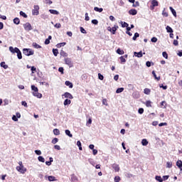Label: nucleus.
I'll return each mask as SVG.
<instances>
[{
	"instance_id": "nucleus-58",
	"label": "nucleus",
	"mask_w": 182,
	"mask_h": 182,
	"mask_svg": "<svg viewBox=\"0 0 182 182\" xmlns=\"http://www.w3.org/2000/svg\"><path fill=\"white\" fill-rule=\"evenodd\" d=\"M98 79H100V80H103V79H105V77L101 73H98Z\"/></svg>"
},
{
	"instance_id": "nucleus-36",
	"label": "nucleus",
	"mask_w": 182,
	"mask_h": 182,
	"mask_svg": "<svg viewBox=\"0 0 182 182\" xmlns=\"http://www.w3.org/2000/svg\"><path fill=\"white\" fill-rule=\"evenodd\" d=\"M171 167H173V162L171 161L166 162V168H171Z\"/></svg>"
},
{
	"instance_id": "nucleus-16",
	"label": "nucleus",
	"mask_w": 182,
	"mask_h": 182,
	"mask_svg": "<svg viewBox=\"0 0 182 182\" xmlns=\"http://www.w3.org/2000/svg\"><path fill=\"white\" fill-rule=\"evenodd\" d=\"M13 22L14 23H15V25H19V23H21V20L19 19V18L16 17L14 18Z\"/></svg>"
},
{
	"instance_id": "nucleus-37",
	"label": "nucleus",
	"mask_w": 182,
	"mask_h": 182,
	"mask_svg": "<svg viewBox=\"0 0 182 182\" xmlns=\"http://www.w3.org/2000/svg\"><path fill=\"white\" fill-rule=\"evenodd\" d=\"M155 179L156 180V181L163 182V178H161V176H156Z\"/></svg>"
},
{
	"instance_id": "nucleus-4",
	"label": "nucleus",
	"mask_w": 182,
	"mask_h": 182,
	"mask_svg": "<svg viewBox=\"0 0 182 182\" xmlns=\"http://www.w3.org/2000/svg\"><path fill=\"white\" fill-rule=\"evenodd\" d=\"M117 29H119V26L116 25H114L112 28L110 26L107 27V31L111 32L112 35H116V31H117Z\"/></svg>"
},
{
	"instance_id": "nucleus-35",
	"label": "nucleus",
	"mask_w": 182,
	"mask_h": 182,
	"mask_svg": "<svg viewBox=\"0 0 182 182\" xmlns=\"http://www.w3.org/2000/svg\"><path fill=\"white\" fill-rule=\"evenodd\" d=\"M53 133L55 136H59V134H60V131H59L58 129H54Z\"/></svg>"
},
{
	"instance_id": "nucleus-6",
	"label": "nucleus",
	"mask_w": 182,
	"mask_h": 182,
	"mask_svg": "<svg viewBox=\"0 0 182 182\" xmlns=\"http://www.w3.org/2000/svg\"><path fill=\"white\" fill-rule=\"evenodd\" d=\"M16 168L17 171H19V173H21V174H25V172L27 171L26 168H25L23 165L16 166Z\"/></svg>"
},
{
	"instance_id": "nucleus-15",
	"label": "nucleus",
	"mask_w": 182,
	"mask_h": 182,
	"mask_svg": "<svg viewBox=\"0 0 182 182\" xmlns=\"http://www.w3.org/2000/svg\"><path fill=\"white\" fill-rule=\"evenodd\" d=\"M169 9L172 14V15H173V16H175V18H177V12L176 11V10L174 9H173V7L170 6Z\"/></svg>"
},
{
	"instance_id": "nucleus-9",
	"label": "nucleus",
	"mask_w": 182,
	"mask_h": 182,
	"mask_svg": "<svg viewBox=\"0 0 182 182\" xmlns=\"http://www.w3.org/2000/svg\"><path fill=\"white\" fill-rule=\"evenodd\" d=\"M33 8L34 9L32 10V15H39V6H34Z\"/></svg>"
},
{
	"instance_id": "nucleus-46",
	"label": "nucleus",
	"mask_w": 182,
	"mask_h": 182,
	"mask_svg": "<svg viewBox=\"0 0 182 182\" xmlns=\"http://www.w3.org/2000/svg\"><path fill=\"white\" fill-rule=\"evenodd\" d=\"M124 90V87L117 88L116 90V93H122V92H123Z\"/></svg>"
},
{
	"instance_id": "nucleus-25",
	"label": "nucleus",
	"mask_w": 182,
	"mask_h": 182,
	"mask_svg": "<svg viewBox=\"0 0 182 182\" xmlns=\"http://www.w3.org/2000/svg\"><path fill=\"white\" fill-rule=\"evenodd\" d=\"M32 46L33 48H35V49H41V48H42V46H39V44L36 43H33Z\"/></svg>"
},
{
	"instance_id": "nucleus-49",
	"label": "nucleus",
	"mask_w": 182,
	"mask_h": 182,
	"mask_svg": "<svg viewBox=\"0 0 182 182\" xmlns=\"http://www.w3.org/2000/svg\"><path fill=\"white\" fill-rule=\"evenodd\" d=\"M128 90H133L134 89V85L133 84H128Z\"/></svg>"
},
{
	"instance_id": "nucleus-22",
	"label": "nucleus",
	"mask_w": 182,
	"mask_h": 182,
	"mask_svg": "<svg viewBox=\"0 0 182 182\" xmlns=\"http://www.w3.org/2000/svg\"><path fill=\"white\" fill-rule=\"evenodd\" d=\"M50 14H52L53 15H59V11L53 9L49 10Z\"/></svg>"
},
{
	"instance_id": "nucleus-53",
	"label": "nucleus",
	"mask_w": 182,
	"mask_h": 182,
	"mask_svg": "<svg viewBox=\"0 0 182 182\" xmlns=\"http://www.w3.org/2000/svg\"><path fill=\"white\" fill-rule=\"evenodd\" d=\"M58 141H59V139H58V138H54L53 139H52L51 143H52L53 144H56V143H58Z\"/></svg>"
},
{
	"instance_id": "nucleus-17",
	"label": "nucleus",
	"mask_w": 182,
	"mask_h": 182,
	"mask_svg": "<svg viewBox=\"0 0 182 182\" xmlns=\"http://www.w3.org/2000/svg\"><path fill=\"white\" fill-rule=\"evenodd\" d=\"M65 86H68L70 89H72L73 87V83L70 82V81H65Z\"/></svg>"
},
{
	"instance_id": "nucleus-43",
	"label": "nucleus",
	"mask_w": 182,
	"mask_h": 182,
	"mask_svg": "<svg viewBox=\"0 0 182 182\" xmlns=\"http://www.w3.org/2000/svg\"><path fill=\"white\" fill-rule=\"evenodd\" d=\"M77 146L79 147V150L82 151V142H80V141H77Z\"/></svg>"
},
{
	"instance_id": "nucleus-41",
	"label": "nucleus",
	"mask_w": 182,
	"mask_h": 182,
	"mask_svg": "<svg viewBox=\"0 0 182 182\" xmlns=\"http://www.w3.org/2000/svg\"><path fill=\"white\" fill-rule=\"evenodd\" d=\"M150 92H151V91L150 89H149V88H145V89L144 90V93L145 95H150Z\"/></svg>"
},
{
	"instance_id": "nucleus-50",
	"label": "nucleus",
	"mask_w": 182,
	"mask_h": 182,
	"mask_svg": "<svg viewBox=\"0 0 182 182\" xmlns=\"http://www.w3.org/2000/svg\"><path fill=\"white\" fill-rule=\"evenodd\" d=\"M126 177H127V178H132V177H134V174H132L130 173H127L125 174Z\"/></svg>"
},
{
	"instance_id": "nucleus-55",
	"label": "nucleus",
	"mask_w": 182,
	"mask_h": 182,
	"mask_svg": "<svg viewBox=\"0 0 182 182\" xmlns=\"http://www.w3.org/2000/svg\"><path fill=\"white\" fill-rule=\"evenodd\" d=\"M80 31L81 33H87V32H86V30L83 27H80Z\"/></svg>"
},
{
	"instance_id": "nucleus-26",
	"label": "nucleus",
	"mask_w": 182,
	"mask_h": 182,
	"mask_svg": "<svg viewBox=\"0 0 182 182\" xmlns=\"http://www.w3.org/2000/svg\"><path fill=\"white\" fill-rule=\"evenodd\" d=\"M1 68H3L4 69H8V65L5 64V62L3 61L0 63Z\"/></svg>"
},
{
	"instance_id": "nucleus-3",
	"label": "nucleus",
	"mask_w": 182,
	"mask_h": 182,
	"mask_svg": "<svg viewBox=\"0 0 182 182\" xmlns=\"http://www.w3.org/2000/svg\"><path fill=\"white\" fill-rule=\"evenodd\" d=\"M23 53L26 56H32V55H33V53H35V51H33V50H32L31 48H23Z\"/></svg>"
},
{
	"instance_id": "nucleus-12",
	"label": "nucleus",
	"mask_w": 182,
	"mask_h": 182,
	"mask_svg": "<svg viewBox=\"0 0 182 182\" xmlns=\"http://www.w3.org/2000/svg\"><path fill=\"white\" fill-rule=\"evenodd\" d=\"M45 178H48V181H58V179H56V177L53 176H46Z\"/></svg>"
},
{
	"instance_id": "nucleus-48",
	"label": "nucleus",
	"mask_w": 182,
	"mask_h": 182,
	"mask_svg": "<svg viewBox=\"0 0 182 182\" xmlns=\"http://www.w3.org/2000/svg\"><path fill=\"white\" fill-rule=\"evenodd\" d=\"M162 56H163L164 58H165V59H168V54H167V52H166V51H164V52L162 53Z\"/></svg>"
},
{
	"instance_id": "nucleus-30",
	"label": "nucleus",
	"mask_w": 182,
	"mask_h": 182,
	"mask_svg": "<svg viewBox=\"0 0 182 182\" xmlns=\"http://www.w3.org/2000/svg\"><path fill=\"white\" fill-rule=\"evenodd\" d=\"M53 53L54 56H58V55H59V50H58V48H53Z\"/></svg>"
},
{
	"instance_id": "nucleus-42",
	"label": "nucleus",
	"mask_w": 182,
	"mask_h": 182,
	"mask_svg": "<svg viewBox=\"0 0 182 182\" xmlns=\"http://www.w3.org/2000/svg\"><path fill=\"white\" fill-rule=\"evenodd\" d=\"M20 16H23V18H28V15L22 11H20Z\"/></svg>"
},
{
	"instance_id": "nucleus-38",
	"label": "nucleus",
	"mask_w": 182,
	"mask_h": 182,
	"mask_svg": "<svg viewBox=\"0 0 182 182\" xmlns=\"http://www.w3.org/2000/svg\"><path fill=\"white\" fill-rule=\"evenodd\" d=\"M38 161H40L41 163H45V158H43V156H39L38 157Z\"/></svg>"
},
{
	"instance_id": "nucleus-52",
	"label": "nucleus",
	"mask_w": 182,
	"mask_h": 182,
	"mask_svg": "<svg viewBox=\"0 0 182 182\" xmlns=\"http://www.w3.org/2000/svg\"><path fill=\"white\" fill-rule=\"evenodd\" d=\"M120 180H122V178H120V176H115L114 178V182H120Z\"/></svg>"
},
{
	"instance_id": "nucleus-39",
	"label": "nucleus",
	"mask_w": 182,
	"mask_h": 182,
	"mask_svg": "<svg viewBox=\"0 0 182 182\" xmlns=\"http://www.w3.org/2000/svg\"><path fill=\"white\" fill-rule=\"evenodd\" d=\"M139 36H140V34L139 33H135L132 38L133 41H137V38H139Z\"/></svg>"
},
{
	"instance_id": "nucleus-2",
	"label": "nucleus",
	"mask_w": 182,
	"mask_h": 182,
	"mask_svg": "<svg viewBox=\"0 0 182 182\" xmlns=\"http://www.w3.org/2000/svg\"><path fill=\"white\" fill-rule=\"evenodd\" d=\"M31 90H33V96L38 97V99H42V94L39 92L38 87L31 85Z\"/></svg>"
},
{
	"instance_id": "nucleus-44",
	"label": "nucleus",
	"mask_w": 182,
	"mask_h": 182,
	"mask_svg": "<svg viewBox=\"0 0 182 182\" xmlns=\"http://www.w3.org/2000/svg\"><path fill=\"white\" fill-rule=\"evenodd\" d=\"M65 69L63 68V67H60L58 68V72H60V73H61V75H64L65 72H64Z\"/></svg>"
},
{
	"instance_id": "nucleus-19",
	"label": "nucleus",
	"mask_w": 182,
	"mask_h": 182,
	"mask_svg": "<svg viewBox=\"0 0 182 182\" xmlns=\"http://www.w3.org/2000/svg\"><path fill=\"white\" fill-rule=\"evenodd\" d=\"M132 96L134 99H139V97H140V94L139 92L136 91L132 94Z\"/></svg>"
},
{
	"instance_id": "nucleus-21",
	"label": "nucleus",
	"mask_w": 182,
	"mask_h": 182,
	"mask_svg": "<svg viewBox=\"0 0 182 182\" xmlns=\"http://www.w3.org/2000/svg\"><path fill=\"white\" fill-rule=\"evenodd\" d=\"M176 166H177V167H178V168L181 169V170H182V161H181V160L177 161V162H176Z\"/></svg>"
},
{
	"instance_id": "nucleus-18",
	"label": "nucleus",
	"mask_w": 182,
	"mask_h": 182,
	"mask_svg": "<svg viewBox=\"0 0 182 182\" xmlns=\"http://www.w3.org/2000/svg\"><path fill=\"white\" fill-rule=\"evenodd\" d=\"M70 103H72V101L67 98L65 100L63 105H64V106H69V105H70Z\"/></svg>"
},
{
	"instance_id": "nucleus-7",
	"label": "nucleus",
	"mask_w": 182,
	"mask_h": 182,
	"mask_svg": "<svg viewBox=\"0 0 182 182\" xmlns=\"http://www.w3.org/2000/svg\"><path fill=\"white\" fill-rule=\"evenodd\" d=\"M23 28L25 29V31H26L27 32H29V31H32V25H31V23L27 22L26 23L23 24Z\"/></svg>"
},
{
	"instance_id": "nucleus-20",
	"label": "nucleus",
	"mask_w": 182,
	"mask_h": 182,
	"mask_svg": "<svg viewBox=\"0 0 182 182\" xmlns=\"http://www.w3.org/2000/svg\"><path fill=\"white\" fill-rule=\"evenodd\" d=\"M71 181L72 182H77V176L75 174L71 175Z\"/></svg>"
},
{
	"instance_id": "nucleus-24",
	"label": "nucleus",
	"mask_w": 182,
	"mask_h": 182,
	"mask_svg": "<svg viewBox=\"0 0 182 182\" xmlns=\"http://www.w3.org/2000/svg\"><path fill=\"white\" fill-rule=\"evenodd\" d=\"M60 56H63V58H68V53L65 51H63V50H61V51L60 52Z\"/></svg>"
},
{
	"instance_id": "nucleus-28",
	"label": "nucleus",
	"mask_w": 182,
	"mask_h": 182,
	"mask_svg": "<svg viewBox=\"0 0 182 182\" xmlns=\"http://www.w3.org/2000/svg\"><path fill=\"white\" fill-rule=\"evenodd\" d=\"M65 134H66L67 136H68V137H73V135L70 133V130L66 129V130L65 131Z\"/></svg>"
},
{
	"instance_id": "nucleus-34",
	"label": "nucleus",
	"mask_w": 182,
	"mask_h": 182,
	"mask_svg": "<svg viewBox=\"0 0 182 182\" xmlns=\"http://www.w3.org/2000/svg\"><path fill=\"white\" fill-rule=\"evenodd\" d=\"M94 11H95V12H100V13L103 12V8L95 7Z\"/></svg>"
},
{
	"instance_id": "nucleus-57",
	"label": "nucleus",
	"mask_w": 182,
	"mask_h": 182,
	"mask_svg": "<svg viewBox=\"0 0 182 182\" xmlns=\"http://www.w3.org/2000/svg\"><path fill=\"white\" fill-rule=\"evenodd\" d=\"M91 22L93 25H97V23H99V21H97V19H93Z\"/></svg>"
},
{
	"instance_id": "nucleus-60",
	"label": "nucleus",
	"mask_w": 182,
	"mask_h": 182,
	"mask_svg": "<svg viewBox=\"0 0 182 182\" xmlns=\"http://www.w3.org/2000/svg\"><path fill=\"white\" fill-rule=\"evenodd\" d=\"M48 18H49V16H48V14H42L41 15L42 19H48Z\"/></svg>"
},
{
	"instance_id": "nucleus-32",
	"label": "nucleus",
	"mask_w": 182,
	"mask_h": 182,
	"mask_svg": "<svg viewBox=\"0 0 182 182\" xmlns=\"http://www.w3.org/2000/svg\"><path fill=\"white\" fill-rule=\"evenodd\" d=\"M154 65V63L151 62V61H146V66H147V68H151Z\"/></svg>"
},
{
	"instance_id": "nucleus-51",
	"label": "nucleus",
	"mask_w": 182,
	"mask_h": 182,
	"mask_svg": "<svg viewBox=\"0 0 182 182\" xmlns=\"http://www.w3.org/2000/svg\"><path fill=\"white\" fill-rule=\"evenodd\" d=\"M132 6L134 8H137V6H140V3L139 1H136V2L133 3Z\"/></svg>"
},
{
	"instance_id": "nucleus-13",
	"label": "nucleus",
	"mask_w": 182,
	"mask_h": 182,
	"mask_svg": "<svg viewBox=\"0 0 182 182\" xmlns=\"http://www.w3.org/2000/svg\"><path fill=\"white\" fill-rule=\"evenodd\" d=\"M129 15H132L133 16H134V15H137V10L132 9L129 11Z\"/></svg>"
},
{
	"instance_id": "nucleus-62",
	"label": "nucleus",
	"mask_w": 182,
	"mask_h": 182,
	"mask_svg": "<svg viewBox=\"0 0 182 182\" xmlns=\"http://www.w3.org/2000/svg\"><path fill=\"white\" fill-rule=\"evenodd\" d=\"M21 105L24 106V107H28V103H26V101H22Z\"/></svg>"
},
{
	"instance_id": "nucleus-10",
	"label": "nucleus",
	"mask_w": 182,
	"mask_h": 182,
	"mask_svg": "<svg viewBox=\"0 0 182 182\" xmlns=\"http://www.w3.org/2000/svg\"><path fill=\"white\" fill-rule=\"evenodd\" d=\"M63 96H64V97H65V99H70V100L73 99V95H72V94H70V92H66L62 95L63 97Z\"/></svg>"
},
{
	"instance_id": "nucleus-64",
	"label": "nucleus",
	"mask_w": 182,
	"mask_h": 182,
	"mask_svg": "<svg viewBox=\"0 0 182 182\" xmlns=\"http://www.w3.org/2000/svg\"><path fill=\"white\" fill-rule=\"evenodd\" d=\"M177 55H178V56L181 58V56H182V50H178Z\"/></svg>"
},
{
	"instance_id": "nucleus-5",
	"label": "nucleus",
	"mask_w": 182,
	"mask_h": 182,
	"mask_svg": "<svg viewBox=\"0 0 182 182\" xmlns=\"http://www.w3.org/2000/svg\"><path fill=\"white\" fill-rule=\"evenodd\" d=\"M64 62L65 65H68V66H69V68H73V61L72 60V58H66L64 59Z\"/></svg>"
},
{
	"instance_id": "nucleus-61",
	"label": "nucleus",
	"mask_w": 182,
	"mask_h": 182,
	"mask_svg": "<svg viewBox=\"0 0 182 182\" xmlns=\"http://www.w3.org/2000/svg\"><path fill=\"white\" fill-rule=\"evenodd\" d=\"M162 15L163 16H165V18H167V16H168V13L166 12V11H162Z\"/></svg>"
},
{
	"instance_id": "nucleus-27",
	"label": "nucleus",
	"mask_w": 182,
	"mask_h": 182,
	"mask_svg": "<svg viewBox=\"0 0 182 182\" xmlns=\"http://www.w3.org/2000/svg\"><path fill=\"white\" fill-rule=\"evenodd\" d=\"M161 107L166 109L167 107V102H166V101H162L161 102Z\"/></svg>"
},
{
	"instance_id": "nucleus-23",
	"label": "nucleus",
	"mask_w": 182,
	"mask_h": 182,
	"mask_svg": "<svg viewBox=\"0 0 182 182\" xmlns=\"http://www.w3.org/2000/svg\"><path fill=\"white\" fill-rule=\"evenodd\" d=\"M166 31L168 32V33H173V28L171 27H170L169 26H167L166 27Z\"/></svg>"
},
{
	"instance_id": "nucleus-59",
	"label": "nucleus",
	"mask_w": 182,
	"mask_h": 182,
	"mask_svg": "<svg viewBox=\"0 0 182 182\" xmlns=\"http://www.w3.org/2000/svg\"><path fill=\"white\" fill-rule=\"evenodd\" d=\"M54 26L55 28H57V29L62 28V25L59 23H55Z\"/></svg>"
},
{
	"instance_id": "nucleus-1",
	"label": "nucleus",
	"mask_w": 182,
	"mask_h": 182,
	"mask_svg": "<svg viewBox=\"0 0 182 182\" xmlns=\"http://www.w3.org/2000/svg\"><path fill=\"white\" fill-rule=\"evenodd\" d=\"M9 50L11 53H17V58L19 59V60L22 59V52H21V50H19L18 47L14 48L12 46H10Z\"/></svg>"
},
{
	"instance_id": "nucleus-56",
	"label": "nucleus",
	"mask_w": 182,
	"mask_h": 182,
	"mask_svg": "<svg viewBox=\"0 0 182 182\" xmlns=\"http://www.w3.org/2000/svg\"><path fill=\"white\" fill-rule=\"evenodd\" d=\"M138 113H139V114H143V113H144V109H143V108H139V109H138Z\"/></svg>"
},
{
	"instance_id": "nucleus-31",
	"label": "nucleus",
	"mask_w": 182,
	"mask_h": 182,
	"mask_svg": "<svg viewBox=\"0 0 182 182\" xmlns=\"http://www.w3.org/2000/svg\"><path fill=\"white\" fill-rule=\"evenodd\" d=\"M152 75H153L154 79H156V80H160V76L157 77V75H156V71L153 70Z\"/></svg>"
},
{
	"instance_id": "nucleus-11",
	"label": "nucleus",
	"mask_w": 182,
	"mask_h": 182,
	"mask_svg": "<svg viewBox=\"0 0 182 182\" xmlns=\"http://www.w3.org/2000/svg\"><path fill=\"white\" fill-rule=\"evenodd\" d=\"M134 55L136 58H143V55H146V53H143V51L134 52Z\"/></svg>"
},
{
	"instance_id": "nucleus-40",
	"label": "nucleus",
	"mask_w": 182,
	"mask_h": 182,
	"mask_svg": "<svg viewBox=\"0 0 182 182\" xmlns=\"http://www.w3.org/2000/svg\"><path fill=\"white\" fill-rule=\"evenodd\" d=\"M117 53H118V55H124V51L120 48H118L117 50Z\"/></svg>"
},
{
	"instance_id": "nucleus-14",
	"label": "nucleus",
	"mask_w": 182,
	"mask_h": 182,
	"mask_svg": "<svg viewBox=\"0 0 182 182\" xmlns=\"http://www.w3.org/2000/svg\"><path fill=\"white\" fill-rule=\"evenodd\" d=\"M112 168H114V171L116 172H119L120 171V167L116 164H112Z\"/></svg>"
},
{
	"instance_id": "nucleus-47",
	"label": "nucleus",
	"mask_w": 182,
	"mask_h": 182,
	"mask_svg": "<svg viewBox=\"0 0 182 182\" xmlns=\"http://www.w3.org/2000/svg\"><path fill=\"white\" fill-rule=\"evenodd\" d=\"M146 107H151V101L148 100L145 102Z\"/></svg>"
},
{
	"instance_id": "nucleus-33",
	"label": "nucleus",
	"mask_w": 182,
	"mask_h": 182,
	"mask_svg": "<svg viewBox=\"0 0 182 182\" xmlns=\"http://www.w3.org/2000/svg\"><path fill=\"white\" fill-rule=\"evenodd\" d=\"M141 144L142 146H147V144H149V141H147L146 139H144L141 140Z\"/></svg>"
},
{
	"instance_id": "nucleus-45",
	"label": "nucleus",
	"mask_w": 182,
	"mask_h": 182,
	"mask_svg": "<svg viewBox=\"0 0 182 182\" xmlns=\"http://www.w3.org/2000/svg\"><path fill=\"white\" fill-rule=\"evenodd\" d=\"M66 45V43L63 42V43H60L56 45L57 48H62V46H65Z\"/></svg>"
},
{
	"instance_id": "nucleus-29",
	"label": "nucleus",
	"mask_w": 182,
	"mask_h": 182,
	"mask_svg": "<svg viewBox=\"0 0 182 182\" xmlns=\"http://www.w3.org/2000/svg\"><path fill=\"white\" fill-rule=\"evenodd\" d=\"M119 23H121L122 28H127L129 26V23L127 22L120 21Z\"/></svg>"
},
{
	"instance_id": "nucleus-63",
	"label": "nucleus",
	"mask_w": 182,
	"mask_h": 182,
	"mask_svg": "<svg viewBox=\"0 0 182 182\" xmlns=\"http://www.w3.org/2000/svg\"><path fill=\"white\" fill-rule=\"evenodd\" d=\"M151 42H152L153 43H156V42H157V38L153 37V38L151 39Z\"/></svg>"
},
{
	"instance_id": "nucleus-54",
	"label": "nucleus",
	"mask_w": 182,
	"mask_h": 182,
	"mask_svg": "<svg viewBox=\"0 0 182 182\" xmlns=\"http://www.w3.org/2000/svg\"><path fill=\"white\" fill-rule=\"evenodd\" d=\"M119 59H120L121 63H126V58H124V57L121 56Z\"/></svg>"
},
{
	"instance_id": "nucleus-8",
	"label": "nucleus",
	"mask_w": 182,
	"mask_h": 182,
	"mask_svg": "<svg viewBox=\"0 0 182 182\" xmlns=\"http://www.w3.org/2000/svg\"><path fill=\"white\" fill-rule=\"evenodd\" d=\"M151 4L150 9L151 11H154V8L159 5V1H157V0H152Z\"/></svg>"
}]
</instances>
